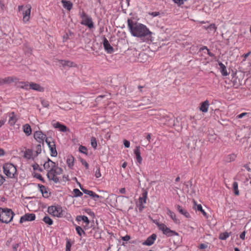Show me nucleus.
<instances>
[{
	"instance_id": "1",
	"label": "nucleus",
	"mask_w": 251,
	"mask_h": 251,
	"mask_svg": "<svg viewBox=\"0 0 251 251\" xmlns=\"http://www.w3.org/2000/svg\"><path fill=\"white\" fill-rule=\"evenodd\" d=\"M127 26L132 36L140 38L144 42L151 41L152 32L146 25L130 19L127 20Z\"/></svg>"
},
{
	"instance_id": "2",
	"label": "nucleus",
	"mask_w": 251,
	"mask_h": 251,
	"mask_svg": "<svg viewBox=\"0 0 251 251\" xmlns=\"http://www.w3.org/2000/svg\"><path fill=\"white\" fill-rule=\"evenodd\" d=\"M44 168L48 171L47 176L48 178L55 183L59 181V176L63 173V169L59 167L55 162L48 158L44 165Z\"/></svg>"
},
{
	"instance_id": "3",
	"label": "nucleus",
	"mask_w": 251,
	"mask_h": 251,
	"mask_svg": "<svg viewBox=\"0 0 251 251\" xmlns=\"http://www.w3.org/2000/svg\"><path fill=\"white\" fill-rule=\"evenodd\" d=\"M14 213L11 209L0 208V221L3 223H9L13 219Z\"/></svg>"
},
{
	"instance_id": "4",
	"label": "nucleus",
	"mask_w": 251,
	"mask_h": 251,
	"mask_svg": "<svg viewBox=\"0 0 251 251\" xmlns=\"http://www.w3.org/2000/svg\"><path fill=\"white\" fill-rule=\"evenodd\" d=\"M31 9V6L30 4L18 6L19 11H22L23 23H26L29 21L30 18Z\"/></svg>"
},
{
	"instance_id": "5",
	"label": "nucleus",
	"mask_w": 251,
	"mask_h": 251,
	"mask_svg": "<svg viewBox=\"0 0 251 251\" xmlns=\"http://www.w3.org/2000/svg\"><path fill=\"white\" fill-rule=\"evenodd\" d=\"M4 174L8 177L13 178L17 170L15 166L11 163H6L3 167Z\"/></svg>"
},
{
	"instance_id": "6",
	"label": "nucleus",
	"mask_w": 251,
	"mask_h": 251,
	"mask_svg": "<svg viewBox=\"0 0 251 251\" xmlns=\"http://www.w3.org/2000/svg\"><path fill=\"white\" fill-rule=\"evenodd\" d=\"M48 212L54 217H62L63 216L62 208L58 205L49 206Z\"/></svg>"
},
{
	"instance_id": "7",
	"label": "nucleus",
	"mask_w": 251,
	"mask_h": 251,
	"mask_svg": "<svg viewBox=\"0 0 251 251\" xmlns=\"http://www.w3.org/2000/svg\"><path fill=\"white\" fill-rule=\"evenodd\" d=\"M159 230L162 231L163 233L168 237L177 235L178 233L175 231L171 230L165 224L162 223H156Z\"/></svg>"
},
{
	"instance_id": "8",
	"label": "nucleus",
	"mask_w": 251,
	"mask_h": 251,
	"mask_svg": "<svg viewBox=\"0 0 251 251\" xmlns=\"http://www.w3.org/2000/svg\"><path fill=\"white\" fill-rule=\"evenodd\" d=\"M46 142L50 149L51 156L56 157L57 155V152L56 149V145L53 140L51 137H48L46 139Z\"/></svg>"
},
{
	"instance_id": "9",
	"label": "nucleus",
	"mask_w": 251,
	"mask_h": 251,
	"mask_svg": "<svg viewBox=\"0 0 251 251\" xmlns=\"http://www.w3.org/2000/svg\"><path fill=\"white\" fill-rule=\"evenodd\" d=\"M147 196L148 192L147 191H144L142 194V196L140 197L139 198V203L138 204V206L140 212L142 211L143 209L145 208L144 204L147 202Z\"/></svg>"
},
{
	"instance_id": "10",
	"label": "nucleus",
	"mask_w": 251,
	"mask_h": 251,
	"mask_svg": "<svg viewBox=\"0 0 251 251\" xmlns=\"http://www.w3.org/2000/svg\"><path fill=\"white\" fill-rule=\"evenodd\" d=\"M34 139L39 143H43L44 140L47 138L46 134L41 131H36L34 133Z\"/></svg>"
},
{
	"instance_id": "11",
	"label": "nucleus",
	"mask_w": 251,
	"mask_h": 251,
	"mask_svg": "<svg viewBox=\"0 0 251 251\" xmlns=\"http://www.w3.org/2000/svg\"><path fill=\"white\" fill-rule=\"evenodd\" d=\"M41 151V149L39 151L38 150L36 151V153H34V151L30 149H27L24 152V156L25 158L27 159H33L34 157L37 155L38 153H40Z\"/></svg>"
},
{
	"instance_id": "12",
	"label": "nucleus",
	"mask_w": 251,
	"mask_h": 251,
	"mask_svg": "<svg viewBox=\"0 0 251 251\" xmlns=\"http://www.w3.org/2000/svg\"><path fill=\"white\" fill-rule=\"evenodd\" d=\"M35 219V215L34 214H26L22 216L20 219V223H23L25 221H32Z\"/></svg>"
},
{
	"instance_id": "13",
	"label": "nucleus",
	"mask_w": 251,
	"mask_h": 251,
	"mask_svg": "<svg viewBox=\"0 0 251 251\" xmlns=\"http://www.w3.org/2000/svg\"><path fill=\"white\" fill-rule=\"evenodd\" d=\"M51 125L54 128H58L59 130L62 132H66L68 130L66 126L61 124L59 122L53 121L51 123Z\"/></svg>"
},
{
	"instance_id": "14",
	"label": "nucleus",
	"mask_w": 251,
	"mask_h": 251,
	"mask_svg": "<svg viewBox=\"0 0 251 251\" xmlns=\"http://www.w3.org/2000/svg\"><path fill=\"white\" fill-rule=\"evenodd\" d=\"M81 24L87 26L90 29L94 27V23L92 19L89 16L81 20Z\"/></svg>"
},
{
	"instance_id": "15",
	"label": "nucleus",
	"mask_w": 251,
	"mask_h": 251,
	"mask_svg": "<svg viewBox=\"0 0 251 251\" xmlns=\"http://www.w3.org/2000/svg\"><path fill=\"white\" fill-rule=\"evenodd\" d=\"M8 117L9 125L10 126H14L18 120V118H17L16 114L14 112H12L9 113Z\"/></svg>"
},
{
	"instance_id": "16",
	"label": "nucleus",
	"mask_w": 251,
	"mask_h": 251,
	"mask_svg": "<svg viewBox=\"0 0 251 251\" xmlns=\"http://www.w3.org/2000/svg\"><path fill=\"white\" fill-rule=\"evenodd\" d=\"M60 64L64 67H73L76 68L77 67V65L75 62L69 61V60H59Z\"/></svg>"
},
{
	"instance_id": "17",
	"label": "nucleus",
	"mask_w": 251,
	"mask_h": 251,
	"mask_svg": "<svg viewBox=\"0 0 251 251\" xmlns=\"http://www.w3.org/2000/svg\"><path fill=\"white\" fill-rule=\"evenodd\" d=\"M30 89L35 90L38 92H44V88L40 86L39 84L34 82H30Z\"/></svg>"
},
{
	"instance_id": "18",
	"label": "nucleus",
	"mask_w": 251,
	"mask_h": 251,
	"mask_svg": "<svg viewBox=\"0 0 251 251\" xmlns=\"http://www.w3.org/2000/svg\"><path fill=\"white\" fill-rule=\"evenodd\" d=\"M103 44L104 48L107 53H111L113 51V47L110 45L108 41L105 38L103 40Z\"/></svg>"
},
{
	"instance_id": "19",
	"label": "nucleus",
	"mask_w": 251,
	"mask_h": 251,
	"mask_svg": "<svg viewBox=\"0 0 251 251\" xmlns=\"http://www.w3.org/2000/svg\"><path fill=\"white\" fill-rule=\"evenodd\" d=\"M134 153L136 156L137 162L140 164L142 162V158L141 156L140 147H136L134 150Z\"/></svg>"
},
{
	"instance_id": "20",
	"label": "nucleus",
	"mask_w": 251,
	"mask_h": 251,
	"mask_svg": "<svg viewBox=\"0 0 251 251\" xmlns=\"http://www.w3.org/2000/svg\"><path fill=\"white\" fill-rule=\"evenodd\" d=\"M209 106V101L206 100L200 104V110L203 113H206L208 110Z\"/></svg>"
},
{
	"instance_id": "21",
	"label": "nucleus",
	"mask_w": 251,
	"mask_h": 251,
	"mask_svg": "<svg viewBox=\"0 0 251 251\" xmlns=\"http://www.w3.org/2000/svg\"><path fill=\"white\" fill-rule=\"evenodd\" d=\"M156 238V235L155 234H153L147 239V240L143 243V245L151 246L154 243Z\"/></svg>"
},
{
	"instance_id": "22",
	"label": "nucleus",
	"mask_w": 251,
	"mask_h": 251,
	"mask_svg": "<svg viewBox=\"0 0 251 251\" xmlns=\"http://www.w3.org/2000/svg\"><path fill=\"white\" fill-rule=\"evenodd\" d=\"M17 78L13 76H8L4 78H1L2 84H9L15 81Z\"/></svg>"
},
{
	"instance_id": "23",
	"label": "nucleus",
	"mask_w": 251,
	"mask_h": 251,
	"mask_svg": "<svg viewBox=\"0 0 251 251\" xmlns=\"http://www.w3.org/2000/svg\"><path fill=\"white\" fill-rule=\"evenodd\" d=\"M176 209L178 210V211L181 213V214L183 215L184 216H185L186 218H189L190 217V214L188 212V211L183 209L181 206H180V205H176Z\"/></svg>"
},
{
	"instance_id": "24",
	"label": "nucleus",
	"mask_w": 251,
	"mask_h": 251,
	"mask_svg": "<svg viewBox=\"0 0 251 251\" xmlns=\"http://www.w3.org/2000/svg\"><path fill=\"white\" fill-rule=\"evenodd\" d=\"M77 221H83L85 224L86 226H88L90 221L88 218V217L86 216H78L76 219Z\"/></svg>"
},
{
	"instance_id": "25",
	"label": "nucleus",
	"mask_w": 251,
	"mask_h": 251,
	"mask_svg": "<svg viewBox=\"0 0 251 251\" xmlns=\"http://www.w3.org/2000/svg\"><path fill=\"white\" fill-rule=\"evenodd\" d=\"M219 65L220 66V70L223 76H227L228 74L227 72L226 67L225 65L221 62H219Z\"/></svg>"
},
{
	"instance_id": "26",
	"label": "nucleus",
	"mask_w": 251,
	"mask_h": 251,
	"mask_svg": "<svg viewBox=\"0 0 251 251\" xmlns=\"http://www.w3.org/2000/svg\"><path fill=\"white\" fill-rule=\"evenodd\" d=\"M66 163L68 167L72 169L74 165V157L72 155L68 156Z\"/></svg>"
},
{
	"instance_id": "27",
	"label": "nucleus",
	"mask_w": 251,
	"mask_h": 251,
	"mask_svg": "<svg viewBox=\"0 0 251 251\" xmlns=\"http://www.w3.org/2000/svg\"><path fill=\"white\" fill-rule=\"evenodd\" d=\"M40 191L42 193L43 196L44 198H48L49 196V193H48L46 187L43 185L39 184Z\"/></svg>"
},
{
	"instance_id": "28",
	"label": "nucleus",
	"mask_w": 251,
	"mask_h": 251,
	"mask_svg": "<svg viewBox=\"0 0 251 251\" xmlns=\"http://www.w3.org/2000/svg\"><path fill=\"white\" fill-rule=\"evenodd\" d=\"M167 214L170 217V218L173 220L176 223H179V220L176 219L175 213L170 210L169 209H167Z\"/></svg>"
},
{
	"instance_id": "29",
	"label": "nucleus",
	"mask_w": 251,
	"mask_h": 251,
	"mask_svg": "<svg viewBox=\"0 0 251 251\" xmlns=\"http://www.w3.org/2000/svg\"><path fill=\"white\" fill-rule=\"evenodd\" d=\"M29 85L30 82L28 81H21L19 83V87L26 90L30 89Z\"/></svg>"
},
{
	"instance_id": "30",
	"label": "nucleus",
	"mask_w": 251,
	"mask_h": 251,
	"mask_svg": "<svg viewBox=\"0 0 251 251\" xmlns=\"http://www.w3.org/2000/svg\"><path fill=\"white\" fill-rule=\"evenodd\" d=\"M61 2L63 4V7L68 10L70 11L72 8L73 3L71 1L62 0Z\"/></svg>"
},
{
	"instance_id": "31",
	"label": "nucleus",
	"mask_w": 251,
	"mask_h": 251,
	"mask_svg": "<svg viewBox=\"0 0 251 251\" xmlns=\"http://www.w3.org/2000/svg\"><path fill=\"white\" fill-rule=\"evenodd\" d=\"M24 133L29 136L31 134L32 130L30 126L28 124H25L23 126Z\"/></svg>"
},
{
	"instance_id": "32",
	"label": "nucleus",
	"mask_w": 251,
	"mask_h": 251,
	"mask_svg": "<svg viewBox=\"0 0 251 251\" xmlns=\"http://www.w3.org/2000/svg\"><path fill=\"white\" fill-rule=\"evenodd\" d=\"M207 28H209L208 30V32L209 33H214L216 32L217 28L214 24H210L209 25L207 26Z\"/></svg>"
},
{
	"instance_id": "33",
	"label": "nucleus",
	"mask_w": 251,
	"mask_h": 251,
	"mask_svg": "<svg viewBox=\"0 0 251 251\" xmlns=\"http://www.w3.org/2000/svg\"><path fill=\"white\" fill-rule=\"evenodd\" d=\"M231 234V232H223L220 234L219 235V239L221 240H226L227 238L229 237Z\"/></svg>"
},
{
	"instance_id": "34",
	"label": "nucleus",
	"mask_w": 251,
	"mask_h": 251,
	"mask_svg": "<svg viewBox=\"0 0 251 251\" xmlns=\"http://www.w3.org/2000/svg\"><path fill=\"white\" fill-rule=\"evenodd\" d=\"M232 187L234 194L236 196H238L239 195V191L238 190V183L236 181L234 182L233 183Z\"/></svg>"
},
{
	"instance_id": "35",
	"label": "nucleus",
	"mask_w": 251,
	"mask_h": 251,
	"mask_svg": "<svg viewBox=\"0 0 251 251\" xmlns=\"http://www.w3.org/2000/svg\"><path fill=\"white\" fill-rule=\"evenodd\" d=\"M79 185L80 186V189L82 191V192L84 193H85V194H87V195H89V196H91L92 197V195L94 194V192L93 191H91V190H89L84 189L83 187H81V186H80V183H79Z\"/></svg>"
},
{
	"instance_id": "36",
	"label": "nucleus",
	"mask_w": 251,
	"mask_h": 251,
	"mask_svg": "<svg viewBox=\"0 0 251 251\" xmlns=\"http://www.w3.org/2000/svg\"><path fill=\"white\" fill-rule=\"evenodd\" d=\"M43 221L49 225H51L53 224L52 220L48 216H46L44 217Z\"/></svg>"
},
{
	"instance_id": "37",
	"label": "nucleus",
	"mask_w": 251,
	"mask_h": 251,
	"mask_svg": "<svg viewBox=\"0 0 251 251\" xmlns=\"http://www.w3.org/2000/svg\"><path fill=\"white\" fill-rule=\"evenodd\" d=\"M91 145L94 149H96L97 147V141L95 137H92L91 138Z\"/></svg>"
},
{
	"instance_id": "38",
	"label": "nucleus",
	"mask_w": 251,
	"mask_h": 251,
	"mask_svg": "<svg viewBox=\"0 0 251 251\" xmlns=\"http://www.w3.org/2000/svg\"><path fill=\"white\" fill-rule=\"evenodd\" d=\"M73 192L74 194V197H81L83 195L82 193L77 188L74 189L73 190Z\"/></svg>"
},
{
	"instance_id": "39",
	"label": "nucleus",
	"mask_w": 251,
	"mask_h": 251,
	"mask_svg": "<svg viewBox=\"0 0 251 251\" xmlns=\"http://www.w3.org/2000/svg\"><path fill=\"white\" fill-rule=\"evenodd\" d=\"M79 151L81 153H84L86 155L88 154L87 149L85 146L82 145L80 146L79 147Z\"/></svg>"
},
{
	"instance_id": "40",
	"label": "nucleus",
	"mask_w": 251,
	"mask_h": 251,
	"mask_svg": "<svg viewBox=\"0 0 251 251\" xmlns=\"http://www.w3.org/2000/svg\"><path fill=\"white\" fill-rule=\"evenodd\" d=\"M75 230L77 232V233L80 236H81L82 234H84V232L82 228L79 226H76Z\"/></svg>"
},
{
	"instance_id": "41",
	"label": "nucleus",
	"mask_w": 251,
	"mask_h": 251,
	"mask_svg": "<svg viewBox=\"0 0 251 251\" xmlns=\"http://www.w3.org/2000/svg\"><path fill=\"white\" fill-rule=\"evenodd\" d=\"M236 158V155L234 153L229 154L227 156L228 161L229 162L233 161Z\"/></svg>"
},
{
	"instance_id": "42",
	"label": "nucleus",
	"mask_w": 251,
	"mask_h": 251,
	"mask_svg": "<svg viewBox=\"0 0 251 251\" xmlns=\"http://www.w3.org/2000/svg\"><path fill=\"white\" fill-rule=\"evenodd\" d=\"M95 176L97 178H99V177H101V174L100 173V167H97V170L95 173Z\"/></svg>"
},
{
	"instance_id": "43",
	"label": "nucleus",
	"mask_w": 251,
	"mask_h": 251,
	"mask_svg": "<svg viewBox=\"0 0 251 251\" xmlns=\"http://www.w3.org/2000/svg\"><path fill=\"white\" fill-rule=\"evenodd\" d=\"M41 104L42 106L44 107H48L49 106V102L48 101L46 100H43L41 101Z\"/></svg>"
},
{
	"instance_id": "44",
	"label": "nucleus",
	"mask_w": 251,
	"mask_h": 251,
	"mask_svg": "<svg viewBox=\"0 0 251 251\" xmlns=\"http://www.w3.org/2000/svg\"><path fill=\"white\" fill-rule=\"evenodd\" d=\"M173 1L178 5H182L184 3L185 1L186 0H173Z\"/></svg>"
},
{
	"instance_id": "45",
	"label": "nucleus",
	"mask_w": 251,
	"mask_h": 251,
	"mask_svg": "<svg viewBox=\"0 0 251 251\" xmlns=\"http://www.w3.org/2000/svg\"><path fill=\"white\" fill-rule=\"evenodd\" d=\"M88 16H89L87 15L84 11L80 14V17L81 19V20H84V19L87 18Z\"/></svg>"
},
{
	"instance_id": "46",
	"label": "nucleus",
	"mask_w": 251,
	"mask_h": 251,
	"mask_svg": "<svg viewBox=\"0 0 251 251\" xmlns=\"http://www.w3.org/2000/svg\"><path fill=\"white\" fill-rule=\"evenodd\" d=\"M124 145L126 148H128L130 146V142L126 140H124Z\"/></svg>"
},
{
	"instance_id": "47",
	"label": "nucleus",
	"mask_w": 251,
	"mask_h": 251,
	"mask_svg": "<svg viewBox=\"0 0 251 251\" xmlns=\"http://www.w3.org/2000/svg\"><path fill=\"white\" fill-rule=\"evenodd\" d=\"M100 196L98 195H97L96 193L94 192V194L92 195V198L94 199L95 201H97Z\"/></svg>"
},
{
	"instance_id": "48",
	"label": "nucleus",
	"mask_w": 251,
	"mask_h": 251,
	"mask_svg": "<svg viewBox=\"0 0 251 251\" xmlns=\"http://www.w3.org/2000/svg\"><path fill=\"white\" fill-rule=\"evenodd\" d=\"M249 113H246V112L242 113H241L240 114L238 115L237 116V117H238V118L241 119V118H243V117H244L245 116L247 115H249Z\"/></svg>"
},
{
	"instance_id": "49",
	"label": "nucleus",
	"mask_w": 251,
	"mask_h": 251,
	"mask_svg": "<svg viewBox=\"0 0 251 251\" xmlns=\"http://www.w3.org/2000/svg\"><path fill=\"white\" fill-rule=\"evenodd\" d=\"M81 162L82 165L85 167L86 169H88L89 168V164L85 160H82Z\"/></svg>"
},
{
	"instance_id": "50",
	"label": "nucleus",
	"mask_w": 251,
	"mask_h": 251,
	"mask_svg": "<svg viewBox=\"0 0 251 251\" xmlns=\"http://www.w3.org/2000/svg\"><path fill=\"white\" fill-rule=\"evenodd\" d=\"M200 249H205L206 248H207V244H201L200 245Z\"/></svg>"
},
{
	"instance_id": "51",
	"label": "nucleus",
	"mask_w": 251,
	"mask_h": 251,
	"mask_svg": "<svg viewBox=\"0 0 251 251\" xmlns=\"http://www.w3.org/2000/svg\"><path fill=\"white\" fill-rule=\"evenodd\" d=\"M245 235H246V231H244L240 235V238L242 240H244L245 239Z\"/></svg>"
},
{
	"instance_id": "52",
	"label": "nucleus",
	"mask_w": 251,
	"mask_h": 251,
	"mask_svg": "<svg viewBox=\"0 0 251 251\" xmlns=\"http://www.w3.org/2000/svg\"><path fill=\"white\" fill-rule=\"evenodd\" d=\"M196 208H197V209L198 211H200L201 212L203 210L202 206L201 205V204H197Z\"/></svg>"
},
{
	"instance_id": "53",
	"label": "nucleus",
	"mask_w": 251,
	"mask_h": 251,
	"mask_svg": "<svg viewBox=\"0 0 251 251\" xmlns=\"http://www.w3.org/2000/svg\"><path fill=\"white\" fill-rule=\"evenodd\" d=\"M130 239V236L128 235H126L124 237H122V240L124 241H128Z\"/></svg>"
},
{
	"instance_id": "54",
	"label": "nucleus",
	"mask_w": 251,
	"mask_h": 251,
	"mask_svg": "<svg viewBox=\"0 0 251 251\" xmlns=\"http://www.w3.org/2000/svg\"><path fill=\"white\" fill-rule=\"evenodd\" d=\"M151 15H152L153 17H156L159 15V12H152L150 14Z\"/></svg>"
},
{
	"instance_id": "55",
	"label": "nucleus",
	"mask_w": 251,
	"mask_h": 251,
	"mask_svg": "<svg viewBox=\"0 0 251 251\" xmlns=\"http://www.w3.org/2000/svg\"><path fill=\"white\" fill-rule=\"evenodd\" d=\"M244 167L246 168V169L248 172H251V169L250 168V167L249 166V165L248 164L244 165Z\"/></svg>"
},
{
	"instance_id": "56",
	"label": "nucleus",
	"mask_w": 251,
	"mask_h": 251,
	"mask_svg": "<svg viewBox=\"0 0 251 251\" xmlns=\"http://www.w3.org/2000/svg\"><path fill=\"white\" fill-rule=\"evenodd\" d=\"M4 179L3 176L0 175V186L3 183Z\"/></svg>"
},
{
	"instance_id": "57",
	"label": "nucleus",
	"mask_w": 251,
	"mask_h": 251,
	"mask_svg": "<svg viewBox=\"0 0 251 251\" xmlns=\"http://www.w3.org/2000/svg\"><path fill=\"white\" fill-rule=\"evenodd\" d=\"M119 192L121 194H125L126 193V189L125 188H121L119 190Z\"/></svg>"
},
{
	"instance_id": "58",
	"label": "nucleus",
	"mask_w": 251,
	"mask_h": 251,
	"mask_svg": "<svg viewBox=\"0 0 251 251\" xmlns=\"http://www.w3.org/2000/svg\"><path fill=\"white\" fill-rule=\"evenodd\" d=\"M71 245L69 243V242H68V243L66 245V251H70V248Z\"/></svg>"
},
{
	"instance_id": "59",
	"label": "nucleus",
	"mask_w": 251,
	"mask_h": 251,
	"mask_svg": "<svg viewBox=\"0 0 251 251\" xmlns=\"http://www.w3.org/2000/svg\"><path fill=\"white\" fill-rule=\"evenodd\" d=\"M250 53L251 52H248L247 53L243 54V56L244 57L245 60L249 56V55L250 54Z\"/></svg>"
},
{
	"instance_id": "60",
	"label": "nucleus",
	"mask_w": 251,
	"mask_h": 251,
	"mask_svg": "<svg viewBox=\"0 0 251 251\" xmlns=\"http://www.w3.org/2000/svg\"><path fill=\"white\" fill-rule=\"evenodd\" d=\"M5 123V120H0V127L2 126Z\"/></svg>"
},
{
	"instance_id": "61",
	"label": "nucleus",
	"mask_w": 251,
	"mask_h": 251,
	"mask_svg": "<svg viewBox=\"0 0 251 251\" xmlns=\"http://www.w3.org/2000/svg\"><path fill=\"white\" fill-rule=\"evenodd\" d=\"M38 167H39V166H38V164H33V165H32V167H33V169H34V170H37V168H38Z\"/></svg>"
},
{
	"instance_id": "62",
	"label": "nucleus",
	"mask_w": 251,
	"mask_h": 251,
	"mask_svg": "<svg viewBox=\"0 0 251 251\" xmlns=\"http://www.w3.org/2000/svg\"><path fill=\"white\" fill-rule=\"evenodd\" d=\"M207 54L211 57L214 56V54L212 52H210L209 50H207Z\"/></svg>"
},
{
	"instance_id": "63",
	"label": "nucleus",
	"mask_w": 251,
	"mask_h": 251,
	"mask_svg": "<svg viewBox=\"0 0 251 251\" xmlns=\"http://www.w3.org/2000/svg\"><path fill=\"white\" fill-rule=\"evenodd\" d=\"M151 138V134L150 133H148L146 136V139L148 140L149 142H150Z\"/></svg>"
},
{
	"instance_id": "64",
	"label": "nucleus",
	"mask_w": 251,
	"mask_h": 251,
	"mask_svg": "<svg viewBox=\"0 0 251 251\" xmlns=\"http://www.w3.org/2000/svg\"><path fill=\"white\" fill-rule=\"evenodd\" d=\"M206 50L207 51L208 50H209L207 48V47L206 46H203L201 48V50Z\"/></svg>"
}]
</instances>
